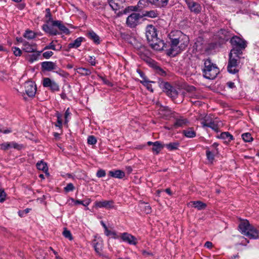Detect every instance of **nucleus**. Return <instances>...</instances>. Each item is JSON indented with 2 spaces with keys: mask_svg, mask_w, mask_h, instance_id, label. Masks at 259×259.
Segmentation results:
<instances>
[{
  "mask_svg": "<svg viewBox=\"0 0 259 259\" xmlns=\"http://www.w3.org/2000/svg\"><path fill=\"white\" fill-rule=\"evenodd\" d=\"M178 38H171L170 48L167 50L169 56H175L184 50L189 43V37L181 31L177 32Z\"/></svg>",
  "mask_w": 259,
  "mask_h": 259,
  "instance_id": "obj_1",
  "label": "nucleus"
},
{
  "mask_svg": "<svg viewBox=\"0 0 259 259\" xmlns=\"http://www.w3.org/2000/svg\"><path fill=\"white\" fill-rule=\"evenodd\" d=\"M241 55L237 54L236 50L232 49L229 54V59L228 64V71L232 74H235L238 72L240 68V64L242 63V60L244 58H241Z\"/></svg>",
  "mask_w": 259,
  "mask_h": 259,
  "instance_id": "obj_2",
  "label": "nucleus"
},
{
  "mask_svg": "<svg viewBox=\"0 0 259 259\" xmlns=\"http://www.w3.org/2000/svg\"><path fill=\"white\" fill-rule=\"evenodd\" d=\"M204 66L203 69L204 77L209 79H214L219 73V69L209 60L204 61Z\"/></svg>",
  "mask_w": 259,
  "mask_h": 259,
  "instance_id": "obj_3",
  "label": "nucleus"
},
{
  "mask_svg": "<svg viewBox=\"0 0 259 259\" xmlns=\"http://www.w3.org/2000/svg\"><path fill=\"white\" fill-rule=\"evenodd\" d=\"M24 90L21 91L17 90L19 95L23 97L24 99L26 100L25 95L29 97H33L36 92V86L35 83L32 81H26L23 85Z\"/></svg>",
  "mask_w": 259,
  "mask_h": 259,
  "instance_id": "obj_4",
  "label": "nucleus"
},
{
  "mask_svg": "<svg viewBox=\"0 0 259 259\" xmlns=\"http://www.w3.org/2000/svg\"><path fill=\"white\" fill-rule=\"evenodd\" d=\"M230 42L233 46L232 49L236 50L237 52V54L242 55V50L244 49L247 46L246 41L237 36H233L231 39Z\"/></svg>",
  "mask_w": 259,
  "mask_h": 259,
  "instance_id": "obj_5",
  "label": "nucleus"
},
{
  "mask_svg": "<svg viewBox=\"0 0 259 259\" xmlns=\"http://www.w3.org/2000/svg\"><path fill=\"white\" fill-rule=\"evenodd\" d=\"M142 17L139 14L133 13L127 17L126 24L129 27L134 28L139 23V20Z\"/></svg>",
  "mask_w": 259,
  "mask_h": 259,
  "instance_id": "obj_6",
  "label": "nucleus"
},
{
  "mask_svg": "<svg viewBox=\"0 0 259 259\" xmlns=\"http://www.w3.org/2000/svg\"><path fill=\"white\" fill-rule=\"evenodd\" d=\"M163 92L172 100L175 99L178 96V92L175 88L172 87L168 82H164L162 84Z\"/></svg>",
  "mask_w": 259,
  "mask_h": 259,
  "instance_id": "obj_7",
  "label": "nucleus"
},
{
  "mask_svg": "<svg viewBox=\"0 0 259 259\" xmlns=\"http://www.w3.org/2000/svg\"><path fill=\"white\" fill-rule=\"evenodd\" d=\"M42 84L44 87L49 88L53 92H58L60 89L58 84L48 77L43 79Z\"/></svg>",
  "mask_w": 259,
  "mask_h": 259,
  "instance_id": "obj_8",
  "label": "nucleus"
},
{
  "mask_svg": "<svg viewBox=\"0 0 259 259\" xmlns=\"http://www.w3.org/2000/svg\"><path fill=\"white\" fill-rule=\"evenodd\" d=\"M190 11L196 14H199L202 10V7L199 3L193 0H185Z\"/></svg>",
  "mask_w": 259,
  "mask_h": 259,
  "instance_id": "obj_9",
  "label": "nucleus"
},
{
  "mask_svg": "<svg viewBox=\"0 0 259 259\" xmlns=\"http://www.w3.org/2000/svg\"><path fill=\"white\" fill-rule=\"evenodd\" d=\"M146 36L148 42L156 40L157 34L156 29L153 25H148L146 29Z\"/></svg>",
  "mask_w": 259,
  "mask_h": 259,
  "instance_id": "obj_10",
  "label": "nucleus"
},
{
  "mask_svg": "<svg viewBox=\"0 0 259 259\" xmlns=\"http://www.w3.org/2000/svg\"><path fill=\"white\" fill-rule=\"evenodd\" d=\"M53 21H48L46 24H45L42 26V29L46 32L49 33L52 35H56L59 34V33L58 30L54 28L55 26L53 25Z\"/></svg>",
  "mask_w": 259,
  "mask_h": 259,
  "instance_id": "obj_11",
  "label": "nucleus"
},
{
  "mask_svg": "<svg viewBox=\"0 0 259 259\" xmlns=\"http://www.w3.org/2000/svg\"><path fill=\"white\" fill-rule=\"evenodd\" d=\"M95 207L96 208H104L106 209H110L114 207V202L113 200H102L97 201L95 202Z\"/></svg>",
  "mask_w": 259,
  "mask_h": 259,
  "instance_id": "obj_12",
  "label": "nucleus"
},
{
  "mask_svg": "<svg viewBox=\"0 0 259 259\" xmlns=\"http://www.w3.org/2000/svg\"><path fill=\"white\" fill-rule=\"evenodd\" d=\"M175 121L174 124L168 129L177 128L178 127H183L186 125L188 123V120L182 116L175 117Z\"/></svg>",
  "mask_w": 259,
  "mask_h": 259,
  "instance_id": "obj_13",
  "label": "nucleus"
},
{
  "mask_svg": "<svg viewBox=\"0 0 259 259\" xmlns=\"http://www.w3.org/2000/svg\"><path fill=\"white\" fill-rule=\"evenodd\" d=\"M0 147L1 149L3 150H7L11 148L20 150L23 148L22 145L19 144L15 142L4 143L0 145Z\"/></svg>",
  "mask_w": 259,
  "mask_h": 259,
  "instance_id": "obj_14",
  "label": "nucleus"
},
{
  "mask_svg": "<svg viewBox=\"0 0 259 259\" xmlns=\"http://www.w3.org/2000/svg\"><path fill=\"white\" fill-rule=\"evenodd\" d=\"M121 238L124 242L128 243L131 245H136L137 244V239L134 236L127 233H123L121 235Z\"/></svg>",
  "mask_w": 259,
  "mask_h": 259,
  "instance_id": "obj_15",
  "label": "nucleus"
},
{
  "mask_svg": "<svg viewBox=\"0 0 259 259\" xmlns=\"http://www.w3.org/2000/svg\"><path fill=\"white\" fill-rule=\"evenodd\" d=\"M196 119L199 120L203 127H206L213 119L210 115L199 114Z\"/></svg>",
  "mask_w": 259,
  "mask_h": 259,
  "instance_id": "obj_16",
  "label": "nucleus"
},
{
  "mask_svg": "<svg viewBox=\"0 0 259 259\" xmlns=\"http://www.w3.org/2000/svg\"><path fill=\"white\" fill-rule=\"evenodd\" d=\"M251 225L249 224V222L247 220H243L240 222L239 225V229L240 232L246 235L249 229L251 227Z\"/></svg>",
  "mask_w": 259,
  "mask_h": 259,
  "instance_id": "obj_17",
  "label": "nucleus"
},
{
  "mask_svg": "<svg viewBox=\"0 0 259 259\" xmlns=\"http://www.w3.org/2000/svg\"><path fill=\"white\" fill-rule=\"evenodd\" d=\"M22 49L27 53L35 52L37 49L36 45L35 43L29 42L28 41H23Z\"/></svg>",
  "mask_w": 259,
  "mask_h": 259,
  "instance_id": "obj_18",
  "label": "nucleus"
},
{
  "mask_svg": "<svg viewBox=\"0 0 259 259\" xmlns=\"http://www.w3.org/2000/svg\"><path fill=\"white\" fill-rule=\"evenodd\" d=\"M151 47L155 50L161 51L163 50L164 47V42L160 39L157 38L156 40H154L149 42Z\"/></svg>",
  "mask_w": 259,
  "mask_h": 259,
  "instance_id": "obj_19",
  "label": "nucleus"
},
{
  "mask_svg": "<svg viewBox=\"0 0 259 259\" xmlns=\"http://www.w3.org/2000/svg\"><path fill=\"white\" fill-rule=\"evenodd\" d=\"M53 25L57 27L60 30L66 34H69V30L60 21H53Z\"/></svg>",
  "mask_w": 259,
  "mask_h": 259,
  "instance_id": "obj_20",
  "label": "nucleus"
},
{
  "mask_svg": "<svg viewBox=\"0 0 259 259\" xmlns=\"http://www.w3.org/2000/svg\"><path fill=\"white\" fill-rule=\"evenodd\" d=\"M246 236L251 239L259 238V230L252 226Z\"/></svg>",
  "mask_w": 259,
  "mask_h": 259,
  "instance_id": "obj_21",
  "label": "nucleus"
},
{
  "mask_svg": "<svg viewBox=\"0 0 259 259\" xmlns=\"http://www.w3.org/2000/svg\"><path fill=\"white\" fill-rule=\"evenodd\" d=\"M109 175L111 177L121 179L125 176V173L122 170L117 169L109 171Z\"/></svg>",
  "mask_w": 259,
  "mask_h": 259,
  "instance_id": "obj_22",
  "label": "nucleus"
},
{
  "mask_svg": "<svg viewBox=\"0 0 259 259\" xmlns=\"http://www.w3.org/2000/svg\"><path fill=\"white\" fill-rule=\"evenodd\" d=\"M87 36L95 44H99L100 43V37L94 31L89 30L87 34Z\"/></svg>",
  "mask_w": 259,
  "mask_h": 259,
  "instance_id": "obj_23",
  "label": "nucleus"
},
{
  "mask_svg": "<svg viewBox=\"0 0 259 259\" xmlns=\"http://www.w3.org/2000/svg\"><path fill=\"white\" fill-rule=\"evenodd\" d=\"M41 67L44 70L51 71L56 69V65L54 62L46 61L42 63Z\"/></svg>",
  "mask_w": 259,
  "mask_h": 259,
  "instance_id": "obj_24",
  "label": "nucleus"
},
{
  "mask_svg": "<svg viewBox=\"0 0 259 259\" xmlns=\"http://www.w3.org/2000/svg\"><path fill=\"white\" fill-rule=\"evenodd\" d=\"M83 40L84 38L82 37H77L72 42L69 44L68 45V47L69 49H76L80 46L81 42L83 41Z\"/></svg>",
  "mask_w": 259,
  "mask_h": 259,
  "instance_id": "obj_25",
  "label": "nucleus"
},
{
  "mask_svg": "<svg viewBox=\"0 0 259 259\" xmlns=\"http://www.w3.org/2000/svg\"><path fill=\"white\" fill-rule=\"evenodd\" d=\"M217 137L225 140V142L228 143L233 139V136L229 132H223Z\"/></svg>",
  "mask_w": 259,
  "mask_h": 259,
  "instance_id": "obj_26",
  "label": "nucleus"
},
{
  "mask_svg": "<svg viewBox=\"0 0 259 259\" xmlns=\"http://www.w3.org/2000/svg\"><path fill=\"white\" fill-rule=\"evenodd\" d=\"M147 1L158 7H163L167 5L168 0H147Z\"/></svg>",
  "mask_w": 259,
  "mask_h": 259,
  "instance_id": "obj_27",
  "label": "nucleus"
},
{
  "mask_svg": "<svg viewBox=\"0 0 259 259\" xmlns=\"http://www.w3.org/2000/svg\"><path fill=\"white\" fill-rule=\"evenodd\" d=\"M159 111L162 116L166 117L170 116L172 114V111L166 106H161Z\"/></svg>",
  "mask_w": 259,
  "mask_h": 259,
  "instance_id": "obj_28",
  "label": "nucleus"
},
{
  "mask_svg": "<svg viewBox=\"0 0 259 259\" xmlns=\"http://www.w3.org/2000/svg\"><path fill=\"white\" fill-rule=\"evenodd\" d=\"M164 147V145H162L159 141H156L153 143L152 151L156 154H158L162 149Z\"/></svg>",
  "mask_w": 259,
  "mask_h": 259,
  "instance_id": "obj_29",
  "label": "nucleus"
},
{
  "mask_svg": "<svg viewBox=\"0 0 259 259\" xmlns=\"http://www.w3.org/2000/svg\"><path fill=\"white\" fill-rule=\"evenodd\" d=\"M76 70L77 73L82 76H89L92 73L91 69L83 67H78Z\"/></svg>",
  "mask_w": 259,
  "mask_h": 259,
  "instance_id": "obj_30",
  "label": "nucleus"
},
{
  "mask_svg": "<svg viewBox=\"0 0 259 259\" xmlns=\"http://www.w3.org/2000/svg\"><path fill=\"white\" fill-rule=\"evenodd\" d=\"M69 200H71L72 202H74V205L81 204L84 206H88L91 202V199L90 198H88L83 201L80 200H75L72 198H70Z\"/></svg>",
  "mask_w": 259,
  "mask_h": 259,
  "instance_id": "obj_31",
  "label": "nucleus"
},
{
  "mask_svg": "<svg viewBox=\"0 0 259 259\" xmlns=\"http://www.w3.org/2000/svg\"><path fill=\"white\" fill-rule=\"evenodd\" d=\"M180 143L178 142L169 143L164 145V147H166L169 151L178 149Z\"/></svg>",
  "mask_w": 259,
  "mask_h": 259,
  "instance_id": "obj_32",
  "label": "nucleus"
},
{
  "mask_svg": "<svg viewBox=\"0 0 259 259\" xmlns=\"http://www.w3.org/2000/svg\"><path fill=\"white\" fill-rule=\"evenodd\" d=\"M93 244L96 252L100 254L103 247L102 242L101 241L96 242L95 240Z\"/></svg>",
  "mask_w": 259,
  "mask_h": 259,
  "instance_id": "obj_33",
  "label": "nucleus"
},
{
  "mask_svg": "<svg viewBox=\"0 0 259 259\" xmlns=\"http://www.w3.org/2000/svg\"><path fill=\"white\" fill-rule=\"evenodd\" d=\"M158 16V13L156 11L151 10V11H147L144 12L143 14V16L151 18H154Z\"/></svg>",
  "mask_w": 259,
  "mask_h": 259,
  "instance_id": "obj_34",
  "label": "nucleus"
},
{
  "mask_svg": "<svg viewBox=\"0 0 259 259\" xmlns=\"http://www.w3.org/2000/svg\"><path fill=\"white\" fill-rule=\"evenodd\" d=\"M193 206L198 210H202L205 208L206 205L200 201L192 202Z\"/></svg>",
  "mask_w": 259,
  "mask_h": 259,
  "instance_id": "obj_35",
  "label": "nucleus"
},
{
  "mask_svg": "<svg viewBox=\"0 0 259 259\" xmlns=\"http://www.w3.org/2000/svg\"><path fill=\"white\" fill-rule=\"evenodd\" d=\"M206 127H210L215 132H218L219 123L218 120L212 119Z\"/></svg>",
  "mask_w": 259,
  "mask_h": 259,
  "instance_id": "obj_36",
  "label": "nucleus"
},
{
  "mask_svg": "<svg viewBox=\"0 0 259 259\" xmlns=\"http://www.w3.org/2000/svg\"><path fill=\"white\" fill-rule=\"evenodd\" d=\"M36 167L38 169L41 170L45 172H47L48 170L47 163L42 161H40L37 163Z\"/></svg>",
  "mask_w": 259,
  "mask_h": 259,
  "instance_id": "obj_37",
  "label": "nucleus"
},
{
  "mask_svg": "<svg viewBox=\"0 0 259 259\" xmlns=\"http://www.w3.org/2000/svg\"><path fill=\"white\" fill-rule=\"evenodd\" d=\"M141 76L143 78V80L141 81V82L145 86L147 87V88L148 90L150 91L151 92H153V90L151 87V85L150 84V81L147 80L145 77H143V73L142 72H139Z\"/></svg>",
  "mask_w": 259,
  "mask_h": 259,
  "instance_id": "obj_38",
  "label": "nucleus"
},
{
  "mask_svg": "<svg viewBox=\"0 0 259 259\" xmlns=\"http://www.w3.org/2000/svg\"><path fill=\"white\" fill-rule=\"evenodd\" d=\"M183 134L187 138H192L196 136V133L192 129L184 130Z\"/></svg>",
  "mask_w": 259,
  "mask_h": 259,
  "instance_id": "obj_39",
  "label": "nucleus"
},
{
  "mask_svg": "<svg viewBox=\"0 0 259 259\" xmlns=\"http://www.w3.org/2000/svg\"><path fill=\"white\" fill-rule=\"evenodd\" d=\"M54 42H57V40H53L51 43H50V44L49 45L46 46L45 48H44V49L45 50L51 49V50H54V51H60V50H61V49H62V46H59V49H56V47H55V45L54 44Z\"/></svg>",
  "mask_w": 259,
  "mask_h": 259,
  "instance_id": "obj_40",
  "label": "nucleus"
},
{
  "mask_svg": "<svg viewBox=\"0 0 259 259\" xmlns=\"http://www.w3.org/2000/svg\"><path fill=\"white\" fill-rule=\"evenodd\" d=\"M23 36L28 39H32L36 37V34L33 31L28 30L25 31Z\"/></svg>",
  "mask_w": 259,
  "mask_h": 259,
  "instance_id": "obj_41",
  "label": "nucleus"
},
{
  "mask_svg": "<svg viewBox=\"0 0 259 259\" xmlns=\"http://www.w3.org/2000/svg\"><path fill=\"white\" fill-rule=\"evenodd\" d=\"M41 52H38L36 54H33L29 55L27 57L28 60L30 62L32 63L38 59L39 56L40 55Z\"/></svg>",
  "mask_w": 259,
  "mask_h": 259,
  "instance_id": "obj_42",
  "label": "nucleus"
},
{
  "mask_svg": "<svg viewBox=\"0 0 259 259\" xmlns=\"http://www.w3.org/2000/svg\"><path fill=\"white\" fill-rule=\"evenodd\" d=\"M108 2L113 10L116 11L120 9V6L113 0H108Z\"/></svg>",
  "mask_w": 259,
  "mask_h": 259,
  "instance_id": "obj_43",
  "label": "nucleus"
},
{
  "mask_svg": "<svg viewBox=\"0 0 259 259\" xmlns=\"http://www.w3.org/2000/svg\"><path fill=\"white\" fill-rule=\"evenodd\" d=\"M242 138L243 141L245 142H250L253 140L251 134L249 133H244L242 135Z\"/></svg>",
  "mask_w": 259,
  "mask_h": 259,
  "instance_id": "obj_44",
  "label": "nucleus"
},
{
  "mask_svg": "<svg viewBox=\"0 0 259 259\" xmlns=\"http://www.w3.org/2000/svg\"><path fill=\"white\" fill-rule=\"evenodd\" d=\"M10 78V76L8 73L5 71H0V79L3 81L8 80Z\"/></svg>",
  "mask_w": 259,
  "mask_h": 259,
  "instance_id": "obj_45",
  "label": "nucleus"
},
{
  "mask_svg": "<svg viewBox=\"0 0 259 259\" xmlns=\"http://www.w3.org/2000/svg\"><path fill=\"white\" fill-rule=\"evenodd\" d=\"M105 234L106 236H111L112 237L114 238H117V235L115 232L111 231L108 229V228L105 230Z\"/></svg>",
  "mask_w": 259,
  "mask_h": 259,
  "instance_id": "obj_46",
  "label": "nucleus"
},
{
  "mask_svg": "<svg viewBox=\"0 0 259 259\" xmlns=\"http://www.w3.org/2000/svg\"><path fill=\"white\" fill-rule=\"evenodd\" d=\"M206 153L208 160L212 163L214 159V154L209 150L206 151Z\"/></svg>",
  "mask_w": 259,
  "mask_h": 259,
  "instance_id": "obj_47",
  "label": "nucleus"
},
{
  "mask_svg": "<svg viewBox=\"0 0 259 259\" xmlns=\"http://www.w3.org/2000/svg\"><path fill=\"white\" fill-rule=\"evenodd\" d=\"M63 235L65 238L69 239L70 240H72V236L70 231L65 229L63 232Z\"/></svg>",
  "mask_w": 259,
  "mask_h": 259,
  "instance_id": "obj_48",
  "label": "nucleus"
},
{
  "mask_svg": "<svg viewBox=\"0 0 259 259\" xmlns=\"http://www.w3.org/2000/svg\"><path fill=\"white\" fill-rule=\"evenodd\" d=\"M97 143V140L93 136H90L88 138V143L90 145H94Z\"/></svg>",
  "mask_w": 259,
  "mask_h": 259,
  "instance_id": "obj_49",
  "label": "nucleus"
},
{
  "mask_svg": "<svg viewBox=\"0 0 259 259\" xmlns=\"http://www.w3.org/2000/svg\"><path fill=\"white\" fill-rule=\"evenodd\" d=\"M74 189V187L72 183H69L67 185V186L64 188V190L67 192L73 191Z\"/></svg>",
  "mask_w": 259,
  "mask_h": 259,
  "instance_id": "obj_50",
  "label": "nucleus"
},
{
  "mask_svg": "<svg viewBox=\"0 0 259 259\" xmlns=\"http://www.w3.org/2000/svg\"><path fill=\"white\" fill-rule=\"evenodd\" d=\"M96 176L98 178L104 177L106 176V172L104 170L100 169L97 171Z\"/></svg>",
  "mask_w": 259,
  "mask_h": 259,
  "instance_id": "obj_51",
  "label": "nucleus"
},
{
  "mask_svg": "<svg viewBox=\"0 0 259 259\" xmlns=\"http://www.w3.org/2000/svg\"><path fill=\"white\" fill-rule=\"evenodd\" d=\"M87 61L90 63L92 66H95L96 62L95 57L94 56H89Z\"/></svg>",
  "mask_w": 259,
  "mask_h": 259,
  "instance_id": "obj_52",
  "label": "nucleus"
},
{
  "mask_svg": "<svg viewBox=\"0 0 259 259\" xmlns=\"http://www.w3.org/2000/svg\"><path fill=\"white\" fill-rule=\"evenodd\" d=\"M6 196V194L4 190L3 189H0V202H3L5 200V197Z\"/></svg>",
  "mask_w": 259,
  "mask_h": 259,
  "instance_id": "obj_53",
  "label": "nucleus"
},
{
  "mask_svg": "<svg viewBox=\"0 0 259 259\" xmlns=\"http://www.w3.org/2000/svg\"><path fill=\"white\" fill-rule=\"evenodd\" d=\"M53 55V52L52 51H47L42 54L43 57L45 59H49Z\"/></svg>",
  "mask_w": 259,
  "mask_h": 259,
  "instance_id": "obj_54",
  "label": "nucleus"
},
{
  "mask_svg": "<svg viewBox=\"0 0 259 259\" xmlns=\"http://www.w3.org/2000/svg\"><path fill=\"white\" fill-rule=\"evenodd\" d=\"M13 52L16 56H20L22 53L21 50L19 48L16 47L14 48Z\"/></svg>",
  "mask_w": 259,
  "mask_h": 259,
  "instance_id": "obj_55",
  "label": "nucleus"
},
{
  "mask_svg": "<svg viewBox=\"0 0 259 259\" xmlns=\"http://www.w3.org/2000/svg\"><path fill=\"white\" fill-rule=\"evenodd\" d=\"M71 113L69 111V109L68 108L65 113V123H67L68 122V117L70 116Z\"/></svg>",
  "mask_w": 259,
  "mask_h": 259,
  "instance_id": "obj_56",
  "label": "nucleus"
},
{
  "mask_svg": "<svg viewBox=\"0 0 259 259\" xmlns=\"http://www.w3.org/2000/svg\"><path fill=\"white\" fill-rule=\"evenodd\" d=\"M157 73L162 76H165L166 75V72L164 70H163L160 67H158L156 68Z\"/></svg>",
  "mask_w": 259,
  "mask_h": 259,
  "instance_id": "obj_57",
  "label": "nucleus"
},
{
  "mask_svg": "<svg viewBox=\"0 0 259 259\" xmlns=\"http://www.w3.org/2000/svg\"><path fill=\"white\" fill-rule=\"evenodd\" d=\"M227 85L230 89H234L235 87L234 83L231 81L228 82Z\"/></svg>",
  "mask_w": 259,
  "mask_h": 259,
  "instance_id": "obj_58",
  "label": "nucleus"
},
{
  "mask_svg": "<svg viewBox=\"0 0 259 259\" xmlns=\"http://www.w3.org/2000/svg\"><path fill=\"white\" fill-rule=\"evenodd\" d=\"M204 246L206 248H210L212 246V243L211 242L207 241L205 242Z\"/></svg>",
  "mask_w": 259,
  "mask_h": 259,
  "instance_id": "obj_59",
  "label": "nucleus"
},
{
  "mask_svg": "<svg viewBox=\"0 0 259 259\" xmlns=\"http://www.w3.org/2000/svg\"><path fill=\"white\" fill-rule=\"evenodd\" d=\"M11 132H12V130L11 129L2 130V129L0 128V133H3L4 134H7L10 133Z\"/></svg>",
  "mask_w": 259,
  "mask_h": 259,
  "instance_id": "obj_60",
  "label": "nucleus"
},
{
  "mask_svg": "<svg viewBox=\"0 0 259 259\" xmlns=\"http://www.w3.org/2000/svg\"><path fill=\"white\" fill-rule=\"evenodd\" d=\"M56 116H57V121H62V115L61 114H60L59 113L57 112L56 113Z\"/></svg>",
  "mask_w": 259,
  "mask_h": 259,
  "instance_id": "obj_61",
  "label": "nucleus"
},
{
  "mask_svg": "<svg viewBox=\"0 0 259 259\" xmlns=\"http://www.w3.org/2000/svg\"><path fill=\"white\" fill-rule=\"evenodd\" d=\"M101 78L103 81L104 82V83L108 85L110 84V82L107 79L103 77H101Z\"/></svg>",
  "mask_w": 259,
  "mask_h": 259,
  "instance_id": "obj_62",
  "label": "nucleus"
},
{
  "mask_svg": "<svg viewBox=\"0 0 259 259\" xmlns=\"http://www.w3.org/2000/svg\"><path fill=\"white\" fill-rule=\"evenodd\" d=\"M165 191L166 193H167L168 195H172V193L171 192V190L169 188H167L165 190Z\"/></svg>",
  "mask_w": 259,
  "mask_h": 259,
  "instance_id": "obj_63",
  "label": "nucleus"
},
{
  "mask_svg": "<svg viewBox=\"0 0 259 259\" xmlns=\"http://www.w3.org/2000/svg\"><path fill=\"white\" fill-rule=\"evenodd\" d=\"M62 121H57V124H56L57 126L59 127L60 128L62 126Z\"/></svg>",
  "mask_w": 259,
  "mask_h": 259,
  "instance_id": "obj_64",
  "label": "nucleus"
}]
</instances>
